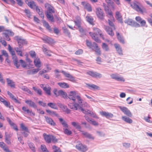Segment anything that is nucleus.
<instances>
[{"label":"nucleus","mask_w":152,"mask_h":152,"mask_svg":"<svg viewBox=\"0 0 152 152\" xmlns=\"http://www.w3.org/2000/svg\"><path fill=\"white\" fill-rule=\"evenodd\" d=\"M104 28L107 33L111 36H113L114 34L113 32L112 29L109 26L104 25Z\"/></svg>","instance_id":"17"},{"label":"nucleus","mask_w":152,"mask_h":152,"mask_svg":"<svg viewBox=\"0 0 152 152\" xmlns=\"http://www.w3.org/2000/svg\"><path fill=\"white\" fill-rule=\"evenodd\" d=\"M95 13L97 18L101 20L104 19V14L100 7H97L96 9Z\"/></svg>","instance_id":"7"},{"label":"nucleus","mask_w":152,"mask_h":152,"mask_svg":"<svg viewBox=\"0 0 152 152\" xmlns=\"http://www.w3.org/2000/svg\"><path fill=\"white\" fill-rule=\"evenodd\" d=\"M61 72L65 76L68 78V80L74 82L75 81V78L69 73L66 72L65 71L62 70Z\"/></svg>","instance_id":"12"},{"label":"nucleus","mask_w":152,"mask_h":152,"mask_svg":"<svg viewBox=\"0 0 152 152\" xmlns=\"http://www.w3.org/2000/svg\"><path fill=\"white\" fill-rule=\"evenodd\" d=\"M68 97L70 100H72L74 102V103H76V98L77 100L78 104H82L83 100L81 99L80 96L79 95H77L75 91H71L68 95ZM73 104V103H72Z\"/></svg>","instance_id":"6"},{"label":"nucleus","mask_w":152,"mask_h":152,"mask_svg":"<svg viewBox=\"0 0 152 152\" xmlns=\"http://www.w3.org/2000/svg\"><path fill=\"white\" fill-rule=\"evenodd\" d=\"M8 49L12 55L14 56V57H15V58H17V57L15 56V52L10 45H8Z\"/></svg>","instance_id":"42"},{"label":"nucleus","mask_w":152,"mask_h":152,"mask_svg":"<svg viewBox=\"0 0 152 152\" xmlns=\"http://www.w3.org/2000/svg\"><path fill=\"white\" fill-rule=\"evenodd\" d=\"M115 17L116 19L120 22H122V16L118 11H117L115 13Z\"/></svg>","instance_id":"43"},{"label":"nucleus","mask_w":152,"mask_h":152,"mask_svg":"<svg viewBox=\"0 0 152 152\" xmlns=\"http://www.w3.org/2000/svg\"><path fill=\"white\" fill-rule=\"evenodd\" d=\"M103 6L107 17L109 18L108 20L109 25L113 27L114 30H115L116 28L114 23L115 20L113 15L112 12L111 10L109 9L108 6H107L105 3H103Z\"/></svg>","instance_id":"1"},{"label":"nucleus","mask_w":152,"mask_h":152,"mask_svg":"<svg viewBox=\"0 0 152 152\" xmlns=\"http://www.w3.org/2000/svg\"><path fill=\"white\" fill-rule=\"evenodd\" d=\"M7 119L9 124L10 125V126L13 127V129L15 130L18 131V129L17 127V126L16 125H15L12 122L11 120L9 118L7 117Z\"/></svg>","instance_id":"32"},{"label":"nucleus","mask_w":152,"mask_h":152,"mask_svg":"<svg viewBox=\"0 0 152 152\" xmlns=\"http://www.w3.org/2000/svg\"><path fill=\"white\" fill-rule=\"evenodd\" d=\"M33 89L35 91L37 92L38 94L39 95H42V91L39 89H38L35 87H33Z\"/></svg>","instance_id":"53"},{"label":"nucleus","mask_w":152,"mask_h":152,"mask_svg":"<svg viewBox=\"0 0 152 152\" xmlns=\"http://www.w3.org/2000/svg\"><path fill=\"white\" fill-rule=\"evenodd\" d=\"M15 39L17 41L20 48H22L23 45H26L27 44V42L26 40L20 37H15Z\"/></svg>","instance_id":"8"},{"label":"nucleus","mask_w":152,"mask_h":152,"mask_svg":"<svg viewBox=\"0 0 152 152\" xmlns=\"http://www.w3.org/2000/svg\"><path fill=\"white\" fill-rule=\"evenodd\" d=\"M48 105L52 108L58 110V108L55 103L50 102L48 104Z\"/></svg>","instance_id":"45"},{"label":"nucleus","mask_w":152,"mask_h":152,"mask_svg":"<svg viewBox=\"0 0 152 152\" xmlns=\"http://www.w3.org/2000/svg\"><path fill=\"white\" fill-rule=\"evenodd\" d=\"M30 148L34 152L35 151V149L34 146V144L32 143H29L28 144Z\"/></svg>","instance_id":"60"},{"label":"nucleus","mask_w":152,"mask_h":152,"mask_svg":"<svg viewBox=\"0 0 152 152\" xmlns=\"http://www.w3.org/2000/svg\"><path fill=\"white\" fill-rule=\"evenodd\" d=\"M125 23L132 26L136 27V25H137L138 27L140 26V25L139 24L133 21L131 19H128L126 20H125Z\"/></svg>","instance_id":"14"},{"label":"nucleus","mask_w":152,"mask_h":152,"mask_svg":"<svg viewBox=\"0 0 152 152\" xmlns=\"http://www.w3.org/2000/svg\"><path fill=\"white\" fill-rule=\"evenodd\" d=\"M122 118L123 121L127 123L131 124L132 122V120L131 119L126 116H122Z\"/></svg>","instance_id":"37"},{"label":"nucleus","mask_w":152,"mask_h":152,"mask_svg":"<svg viewBox=\"0 0 152 152\" xmlns=\"http://www.w3.org/2000/svg\"><path fill=\"white\" fill-rule=\"evenodd\" d=\"M60 107L63 111L66 113L68 114L70 113L71 110L69 109L66 106L61 104Z\"/></svg>","instance_id":"35"},{"label":"nucleus","mask_w":152,"mask_h":152,"mask_svg":"<svg viewBox=\"0 0 152 152\" xmlns=\"http://www.w3.org/2000/svg\"><path fill=\"white\" fill-rule=\"evenodd\" d=\"M87 87L90 89L99 90L100 87L94 84H86Z\"/></svg>","instance_id":"26"},{"label":"nucleus","mask_w":152,"mask_h":152,"mask_svg":"<svg viewBox=\"0 0 152 152\" xmlns=\"http://www.w3.org/2000/svg\"><path fill=\"white\" fill-rule=\"evenodd\" d=\"M42 39L45 42H47L48 43H51L53 41V40L52 39L47 36L44 37Z\"/></svg>","instance_id":"38"},{"label":"nucleus","mask_w":152,"mask_h":152,"mask_svg":"<svg viewBox=\"0 0 152 152\" xmlns=\"http://www.w3.org/2000/svg\"><path fill=\"white\" fill-rule=\"evenodd\" d=\"M29 53L31 57L32 58H35L36 56V54L34 51H30Z\"/></svg>","instance_id":"61"},{"label":"nucleus","mask_w":152,"mask_h":152,"mask_svg":"<svg viewBox=\"0 0 152 152\" xmlns=\"http://www.w3.org/2000/svg\"><path fill=\"white\" fill-rule=\"evenodd\" d=\"M45 8L47 9L46 15L47 18L51 22H54V18L52 14V13L55 12L54 8L50 4L47 3L45 4Z\"/></svg>","instance_id":"3"},{"label":"nucleus","mask_w":152,"mask_h":152,"mask_svg":"<svg viewBox=\"0 0 152 152\" xmlns=\"http://www.w3.org/2000/svg\"><path fill=\"white\" fill-rule=\"evenodd\" d=\"M24 11L26 14L27 16L29 18L30 17V16H31V15L30 11L28 9H25Z\"/></svg>","instance_id":"64"},{"label":"nucleus","mask_w":152,"mask_h":152,"mask_svg":"<svg viewBox=\"0 0 152 152\" xmlns=\"http://www.w3.org/2000/svg\"><path fill=\"white\" fill-rule=\"evenodd\" d=\"M86 42L87 46L89 48H91L92 46L91 42L89 41L88 40H86Z\"/></svg>","instance_id":"62"},{"label":"nucleus","mask_w":152,"mask_h":152,"mask_svg":"<svg viewBox=\"0 0 152 152\" xmlns=\"http://www.w3.org/2000/svg\"><path fill=\"white\" fill-rule=\"evenodd\" d=\"M102 49L106 51H108L109 49L108 45L105 43H103L102 45Z\"/></svg>","instance_id":"48"},{"label":"nucleus","mask_w":152,"mask_h":152,"mask_svg":"<svg viewBox=\"0 0 152 152\" xmlns=\"http://www.w3.org/2000/svg\"><path fill=\"white\" fill-rule=\"evenodd\" d=\"M114 46L118 53L120 55H122V49L120 45L117 44H115L114 45Z\"/></svg>","instance_id":"29"},{"label":"nucleus","mask_w":152,"mask_h":152,"mask_svg":"<svg viewBox=\"0 0 152 152\" xmlns=\"http://www.w3.org/2000/svg\"><path fill=\"white\" fill-rule=\"evenodd\" d=\"M46 47V46L45 45H43L42 49L43 52L46 55L49 56H51V52L48 50Z\"/></svg>","instance_id":"25"},{"label":"nucleus","mask_w":152,"mask_h":152,"mask_svg":"<svg viewBox=\"0 0 152 152\" xmlns=\"http://www.w3.org/2000/svg\"><path fill=\"white\" fill-rule=\"evenodd\" d=\"M36 11L37 12L39 16L42 19H43L44 18V15L43 12L40 9L38 6L36 7Z\"/></svg>","instance_id":"39"},{"label":"nucleus","mask_w":152,"mask_h":152,"mask_svg":"<svg viewBox=\"0 0 152 152\" xmlns=\"http://www.w3.org/2000/svg\"><path fill=\"white\" fill-rule=\"evenodd\" d=\"M20 127L22 129V130L28 133L29 132L28 128L23 123H21L20 124Z\"/></svg>","instance_id":"47"},{"label":"nucleus","mask_w":152,"mask_h":152,"mask_svg":"<svg viewBox=\"0 0 152 152\" xmlns=\"http://www.w3.org/2000/svg\"><path fill=\"white\" fill-rule=\"evenodd\" d=\"M94 33L89 32V34L92 38L96 42L98 43H101V40L97 37V35L99 34L102 39H104V37L103 34H102V31L99 28L94 27L93 28Z\"/></svg>","instance_id":"2"},{"label":"nucleus","mask_w":152,"mask_h":152,"mask_svg":"<svg viewBox=\"0 0 152 152\" xmlns=\"http://www.w3.org/2000/svg\"><path fill=\"white\" fill-rule=\"evenodd\" d=\"M15 50L16 51L18 55H19L20 56H22V52L21 50L18 48H15Z\"/></svg>","instance_id":"56"},{"label":"nucleus","mask_w":152,"mask_h":152,"mask_svg":"<svg viewBox=\"0 0 152 152\" xmlns=\"http://www.w3.org/2000/svg\"><path fill=\"white\" fill-rule=\"evenodd\" d=\"M100 114L102 116H105L107 118H112L113 117V115L111 113L105 111H102L100 113Z\"/></svg>","instance_id":"20"},{"label":"nucleus","mask_w":152,"mask_h":152,"mask_svg":"<svg viewBox=\"0 0 152 152\" xmlns=\"http://www.w3.org/2000/svg\"><path fill=\"white\" fill-rule=\"evenodd\" d=\"M42 22L43 26L45 27L47 29L50 30H51L50 26H49L48 23L44 20H43Z\"/></svg>","instance_id":"52"},{"label":"nucleus","mask_w":152,"mask_h":152,"mask_svg":"<svg viewBox=\"0 0 152 152\" xmlns=\"http://www.w3.org/2000/svg\"><path fill=\"white\" fill-rule=\"evenodd\" d=\"M3 34H4L5 39L9 41L10 40V39L9 36H12L13 34V33L10 31H7L5 33H4Z\"/></svg>","instance_id":"34"},{"label":"nucleus","mask_w":152,"mask_h":152,"mask_svg":"<svg viewBox=\"0 0 152 152\" xmlns=\"http://www.w3.org/2000/svg\"><path fill=\"white\" fill-rule=\"evenodd\" d=\"M72 125L74 127H75L77 129H80L81 127L79 125L78 122H72L71 123Z\"/></svg>","instance_id":"49"},{"label":"nucleus","mask_w":152,"mask_h":152,"mask_svg":"<svg viewBox=\"0 0 152 152\" xmlns=\"http://www.w3.org/2000/svg\"><path fill=\"white\" fill-rule=\"evenodd\" d=\"M130 4L132 8L137 12L143 13L145 9L137 1L130 3Z\"/></svg>","instance_id":"5"},{"label":"nucleus","mask_w":152,"mask_h":152,"mask_svg":"<svg viewBox=\"0 0 152 152\" xmlns=\"http://www.w3.org/2000/svg\"><path fill=\"white\" fill-rule=\"evenodd\" d=\"M117 37L120 42L123 44L124 43V41L123 37L121 36L118 32H116Z\"/></svg>","instance_id":"41"},{"label":"nucleus","mask_w":152,"mask_h":152,"mask_svg":"<svg viewBox=\"0 0 152 152\" xmlns=\"http://www.w3.org/2000/svg\"><path fill=\"white\" fill-rule=\"evenodd\" d=\"M93 47L94 51L95 52L96 54L98 55H100L101 54V51L100 48L99 47L98 44L95 42L93 43Z\"/></svg>","instance_id":"15"},{"label":"nucleus","mask_w":152,"mask_h":152,"mask_svg":"<svg viewBox=\"0 0 152 152\" xmlns=\"http://www.w3.org/2000/svg\"><path fill=\"white\" fill-rule=\"evenodd\" d=\"M86 18L87 21L90 24L94 25V24L93 21L94 18L91 16H90L89 14H88L86 17Z\"/></svg>","instance_id":"31"},{"label":"nucleus","mask_w":152,"mask_h":152,"mask_svg":"<svg viewBox=\"0 0 152 152\" xmlns=\"http://www.w3.org/2000/svg\"><path fill=\"white\" fill-rule=\"evenodd\" d=\"M58 84L60 87L63 88H67L69 87V86L68 83L64 82L58 83Z\"/></svg>","instance_id":"36"},{"label":"nucleus","mask_w":152,"mask_h":152,"mask_svg":"<svg viewBox=\"0 0 152 152\" xmlns=\"http://www.w3.org/2000/svg\"><path fill=\"white\" fill-rule=\"evenodd\" d=\"M41 149L43 152H49L45 145H41Z\"/></svg>","instance_id":"59"},{"label":"nucleus","mask_w":152,"mask_h":152,"mask_svg":"<svg viewBox=\"0 0 152 152\" xmlns=\"http://www.w3.org/2000/svg\"><path fill=\"white\" fill-rule=\"evenodd\" d=\"M63 130L64 134H66L68 135H70L72 133V132L70 130H69L66 128H64Z\"/></svg>","instance_id":"58"},{"label":"nucleus","mask_w":152,"mask_h":152,"mask_svg":"<svg viewBox=\"0 0 152 152\" xmlns=\"http://www.w3.org/2000/svg\"><path fill=\"white\" fill-rule=\"evenodd\" d=\"M19 62L20 63L21 66L24 68L25 69H30L31 68L33 65L31 64H26L25 61L22 59L19 60Z\"/></svg>","instance_id":"16"},{"label":"nucleus","mask_w":152,"mask_h":152,"mask_svg":"<svg viewBox=\"0 0 152 152\" xmlns=\"http://www.w3.org/2000/svg\"><path fill=\"white\" fill-rule=\"evenodd\" d=\"M44 139L46 142L48 143H50L51 141V135H46L45 134L44 135Z\"/></svg>","instance_id":"40"},{"label":"nucleus","mask_w":152,"mask_h":152,"mask_svg":"<svg viewBox=\"0 0 152 152\" xmlns=\"http://www.w3.org/2000/svg\"><path fill=\"white\" fill-rule=\"evenodd\" d=\"M59 120L64 127H66V128H68V125L66 124V122L64 121L62 118H59Z\"/></svg>","instance_id":"50"},{"label":"nucleus","mask_w":152,"mask_h":152,"mask_svg":"<svg viewBox=\"0 0 152 152\" xmlns=\"http://www.w3.org/2000/svg\"><path fill=\"white\" fill-rule=\"evenodd\" d=\"M82 4L84 8L87 10L88 12H91L92 11V7L90 4L85 2H82Z\"/></svg>","instance_id":"19"},{"label":"nucleus","mask_w":152,"mask_h":152,"mask_svg":"<svg viewBox=\"0 0 152 152\" xmlns=\"http://www.w3.org/2000/svg\"><path fill=\"white\" fill-rule=\"evenodd\" d=\"M53 150V152H61L60 148L56 145H53L52 147Z\"/></svg>","instance_id":"55"},{"label":"nucleus","mask_w":152,"mask_h":152,"mask_svg":"<svg viewBox=\"0 0 152 152\" xmlns=\"http://www.w3.org/2000/svg\"><path fill=\"white\" fill-rule=\"evenodd\" d=\"M86 73L91 77L95 78H100L102 76L101 74L93 71H88L86 72Z\"/></svg>","instance_id":"9"},{"label":"nucleus","mask_w":152,"mask_h":152,"mask_svg":"<svg viewBox=\"0 0 152 152\" xmlns=\"http://www.w3.org/2000/svg\"><path fill=\"white\" fill-rule=\"evenodd\" d=\"M0 147L5 152H10L7 147L3 142H0Z\"/></svg>","instance_id":"33"},{"label":"nucleus","mask_w":152,"mask_h":152,"mask_svg":"<svg viewBox=\"0 0 152 152\" xmlns=\"http://www.w3.org/2000/svg\"><path fill=\"white\" fill-rule=\"evenodd\" d=\"M34 63L35 66L37 68H39L41 67V62L40 59L38 58H35L34 61Z\"/></svg>","instance_id":"27"},{"label":"nucleus","mask_w":152,"mask_h":152,"mask_svg":"<svg viewBox=\"0 0 152 152\" xmlns=\"http://www.w3.org/2000/svg\"><path fill=\"white\" fill-rule=\"evenodd\" d=\"M25 102L30 107H33L34 108H36L37 107V106L35 103L31 100H26Z\"/></svg>","instance_id":"23"},{"label":"nucleus","mask_w":152,"mask_h":152,"mask_svg":"<svg viewBox=\"0 0 152 152\" xmlns=\"http://www.w3.org/2000/svg\"><path fill=\"white\" fill-rule=\"evenodd\" d=\"M51 88L50 87L48 86L47 87L46 86L43 88V90L45 91V93L48 95L51 94L50 90Z\"/></svg>","instance_id":"44"},{"label":"nucleus","mask_w":152,"mask_h":152,"mask_svg":"<svg viewBox=\"0 0 152 152\" xmlns=\"http://www.w3.org/2000/svg\"><path fill=\"white\" fill-rule=\"evenodd\" d=\"M60 96L63 98H67V95L65 92H64L63 90H61Z\"/></svg>","instance_id":"54"},{"label":"nucleus","mask_w":152,"mask_h":152,"mask_svg":"<svg viewBox=\"0 0 152 152\" xmlns=\"http://www.w3.org/2000/svg\"><path fill=\"white\" fill-rule=\"evenodd\" d=\"M45 118L46 122L52 126H55L56 125L55 122L50 117L47 116H45Z\"/></svg>","instance_id":"18"},{"label":"nucleus","mask_w":152,"mask_h":152,"mask_svg":"<svg viewBox=\"0 0 152 152\" xmlns=\"http://www.w3.org/2000/svg\"><path fill=\"white\" fill-rule=\"evenodd\" d=\"M22 110L25 113H26L27 114H30V115H33L34 116L35 113L33 112L31 110H29L27 107L25 106H23L22 107Z\"/></svg>","instance_id":"24"},{"label":"nucleus","mask_w":152,"mask_h":152,"mask_svg":"<svg viewBox=\"0 0 152 152\" xmlns=\"http://www.w3.org/2000/svg\"><path fill=\"white\" fill-rule=\"evenodd\" d=\"M7 94L10 96V98L13 100L15 102L19 104L20 103V102L14 96L10 91H8L7 92Z\"/></svg>","instance_id":"30"},{"label":"nucleus","mask_w":152,"mask_h":152,"mask_svg":"<svg viewBox=\"0 0 152 152\" xmlns=\"http://www.w3.org/2000/svg\"><path fill=\"white\" fill-rule=\"evenodd\" d=\"M6 81L8 85L10 87L12 88H15V82L9 78H7L6 79Z\"/></svg>","instance_id":"28"},{"label":"nucleus","mask_w":152,"mask_h":152,"mask_svg":"<svg viewBox=\"0 0 152 152\" xmlns=\"http://www.w3.org/2000/svg\"><path fill=\"white\" fill-rule=\"evenodd\" d=\"M0 101L6 107H9L10 109L13 110H14L13 106L10 105V102L6 100L1 96H0Z\"/></svg>","instance_id":"11"},{"label":"nucleus","mask_w":152,"mask_h":152,"mask_svg":"<svg viewBox=\"0 0 152 152\" xmlns=\"http://www.w3.org/2000/svg\"><path fill=\"white\" fill-rule=\"evenodd\" d=\"M82 134L86 137L89 139H94V138L91 135L86 132L82 131Z\"/></svg>","instance_id":"46"},{"label":"nucleus","mask_w":152,"mask_h":152,"mask_svg":"<svg viewBox=\"0 0 152 152\" xmlns=\"http://www.w3.org/2000/svg\"><path fill=\"white\" fill-rule=\"evenodd\" d=\"M40 69L39 68L33 69L28 70L27 71L28 75H33L37 73Z\"/></svg>","instance_id":"22"},{"label":"nucleus","mask_w":152,"mask_h":152,"mask_svg":"<svg viewBox=\"0 0 152 152\" xmlns=\"http://www.w3.org/2000/svg\"><path fill=\"white\" fill-rule=\"evenodd\" d=\"M76 148L78 150L82 152H85L88 150L86 146L83 145L82 143L77 145H76Z\"/></svg>","instance_id":"10"},{"label":"nucleus","mask_w":152,"mask_h":152,"mask_svg":"<svg viewBox=\"0 0 152 152\" xmlns=\"http://www.w3.org/2000/svg\"><path fill=\"white\" fill-rule=\"evenodd\" d=\"M13 62L14 65L16 66L17 68H19L20 67V63L18 61L17 58H15L13 60Z\"/></svg>","instance_id":"51"},{"label":"nucleus","mask_w":152,"mask_h":152,"mask_svg":"<svg viewBox=\"0 0 152 152\" xmlns=\"http://www.w3.org/2000/svg\"><path fill=\"white\" fill-rule=\"evenodd\" d=\"M60 91L61 90L58 91L57 89L55 88L53 91V92L56 96H60Z\"/></svg>","instance_id":"57"},{"label":"nucleus","mask_w":152,"mask_h":152,"mask_svg":"<svg viewBox=\"0 0 152 152\" xmlns=\"http://www.w3.org/2000/svg\"><path fill=\"white\" fill-rule=\"evenodd\" d=\"M120 110L124 114L129 117H132V114L129 110L126 107H120Z\"/></svg>","instance_id":"13"},{"label":"nucleus","mask_w":152,"mask_h":152,"mask_svg":"<svg viewBox=\"0 0 152 152\" xmlns=\"http://www.w3.org/2000/svg\"><path fill=\"white\" fill-rule=\"evenodd\" d=\"M81 104H79L76 103H75L73 104L70 103L68 104L69 107L71 109H72L75 110H77L78 109H79L85 114H89L90 115L92 111L88 110H84L80 106Z\"/></svg>","instance_id":"4"},{"label":"nucleus","mask_w":152,"mask_h":152,"mask_svg":"<svg viewBox=\"0 0 152 152\" xmlns=\"http://www.w3.org/2000/svg\"><path fill=\"white\" fill-rule=\"evenodd\" d=\"M51 141L54 143H56L57 142L58 140L54 136L51 135Z\"/></svg>","instance_id":"63"},{"label":"nucleus","mask_w":152,"mask_h":152,"mask_svg":"<svg viewBox=\"0 0 152 152\" xmlns=\"http://www.w3.org/2000/svg\"><path fill=\"white\" fill-rule=\"evenodd\" d=\"M25 1L28 5L31 8H36V7H37L36 5L35 2L33 1H28V0H25Z\"/></svg>","instance_id":"21"}]
</instances>
